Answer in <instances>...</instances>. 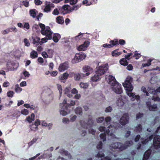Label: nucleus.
<instances>
[{"instance_id":"obj_57","label":"nucleus","mask_w":160,"mask_h":160,"mask_svg":"<svg viewBox=\"0 0 160 160\" xmlns=\"http://www.w3.org/2000/svg\"><path fill=\"white\" fill-rule=\"evenodd\" d=\"M24 28H26L27 30L28 29L30 28V26L28 22H25L23 27Z\"/></svg>"},{"instance_id":"obj_39","label":"nucleus","mask_w":160,"mask_h":160,"mask_svg":"<svg viewBox=\"0 0 160 160\" xmlns=\"http://www.w3.org/2000/svg\"><path fill=\"white\" fill-rule=\"evenodd\" d=\"M14 94V92L12 91H9L7 93V96L8 97L12 98L13 97Z\"/></svg>"},{"instance_id":"obj_32","label":"nucleus","mask_w":160,"mask_h":160,"mask_svg":"<svg viewBox=\"0 0 160 160\" xmlns=\"http://www.w3.org/2000/svg\"><path fill=\"white\" fill-rule=\"evenodd\" d=\"M29 127L31 131H36L38 129V127L35 126V125L33 124V123H32L30 125Z\"/></svg>"},{"instance_id":"obj_61","label":"nucleus","mask_w":160,"mask_h":160,"mask_svg":"<svg viewBox=\"0 0 160 160\" xmlns=\"http://www.w3.org/2000/svg\"><path fill=\"white\" fill-rule=\"evenodd\" d=\"M68 73H64L63 74L62 78V79H66L68 78Z\"/></svg>"},{"instance_id":"obj_37","label":"nucleus","mask_w":160,"mask_h":160,"mask_svg":"<svg viewBox=\"0 0 160 160\" xmlns=\"http://www.w3.org/2000/svg\"><path fill=\"white\" fill-rule=\"evenodd\" d=\"M83 34L80 32L79 35L75 37V39L77 41H79L83 36Z\"/></svg>"},{"instance_id":"obj_29","label":"nucleus","mask_w":160,"mask_h":160,"mask_svg":"<svg viewBox=\"0 0 160 160\" xmlns=\"http://www.w3.org/2000/svg\"><path fill=\"white\" fill-rule=\"evenodd\" d=\"M78 2V0H64V2L65 3L69 2L71 5H73L76 4Z\"/></svg>"},{"instance_id":"obj_40","label":"nucleus","mask_w":160,"mask_h":160,"mask_svg":"<svg viewBox=\"0 0 160 160\" xmlns=\"http://www.w3.org/2000/svg\"><path fill=\"white\" fill-rule=\"evenodd\" d=\"M141 57V54L138 53L137 51L135 52L134 55L132 56L133 57H135L136 59H138Z\"/></svg>"},{"instance_id":"obj_33","label":"nucleus","mask_w":160,"mask_h":160,"mask_svg":"<svg viewBox=\"0 0 160 160\" xmlns=\"http://www.w3.org/2000/svg\"><path fill=\"white\" fill-rule=\"evenodd\" d=\"M135 130L137 132H142V125L140 124H139L135 128Z\"/></svg>"},{"instance_id":"obj_53","label":"nucleus","mask_w":160,"mask_h":160,"mask_svg":"<svg viewBox=\"0 0 160 160\" xmlns=\"http://www.w3.org/2000/svg\"><path fill=\"white\" fill-rule=\"evenodd\" d=\"M104 156L105 155L103 153H98V154L95 155V157L96 158H102L104 157Z\"/></svg>"},{"instance_id":"obj_50","label":"nucleus","mask_w":160,"mask_h":160,"mask_svg":"<svg viewBox=\"0 0 160 160\" xmlns=\"http://www.w3.org/2000/svg\"><path fill=\"white\" fill-rule=\"evenodd\" d=\"M132 55L133 53H128V55H125V58L129 60L132 58V57L130 58V57Z\"/></svg>"},{"instance_id":"obj_5","label":"nucleus","mask_w":160,"mask_h":160,"mask_svg":"<svg viewBox=\"0 0 160 160\" xmlns=\"http://www.w3.org/2000/svg\"><path fill=\"white\" fill-rule=\"evenodd\" d=\"M86 57V55L82 52H80L76 54L74 58L72 60L73 63L79 62L84 59Z\"/></svg>"},{"instance_id":"obj_60","label":"nucleus","mask_w":160,"mask_h":160,"mask_svg":"<svg viewBox=\"0 0 160 160\" xmlns=\"http://www.w3.org/2000/svg\"><path fill=\"white\" fill-rule=\"evenodd\" d=\"M57 87L58 89L59 90V92L60 93V95L61 96L62 92V86L61 85H58Z\"/></svg>"},{"instance_id":"obj_2","label":"nucleus","mask_w":160,"mask_h":160,"mask_svg":"<svg viewBox=\"0 0 160 160\" xmlns=\"http://www.w3.org/2000/svg\"><path fill=\"white\" fill-rule=\"evenodd\" d=\"M107 81L112 86L113 91L116 93L121 94L122 92L121 85L116 80L114 77L110 75L108 76Z\"/></svg>"},{"instance_id":"obj_44","label":"nucleus","mask_w":160,"mask_h":160,"mask_svg":"<svg viewBox=\"0 0 160 160\" xmlns=\"http://www.w3.org/2000/svg\"><path fill=\"white\" fill-rule=\"evenodd\" d=\"M141 90L144 93H146V95L147 96H148L149 95V94L148 93V92L146 90V89L145 87L142 86L141 88Z\"/></svg>"},{"instance_id":"obj_35","label":"nucleus","mask_w":160,"mask_h":160,"mask_svg":"<svg viewBox=\"0 0 160 160\" xmlns=\"http://www.w3.org/2000/svg\"><path fill=\"white\" fill-rule=\"evenodd\" d=\"M152 60L151 59L149 60V62L148 63H142V65L141 68H144L147 66H149L151 64V62H152Z\"/></svg>"},{"instance_id":"obj_7","label":"nucleus","mask_w":160,"mask_h":160,"mask_svg":"<svg viewBox=\"0 0 160 160\" xmlns=\"http://www.w3.org/2000/svg\"><path fill=\"white\" fill-rule=\"evenodd\" d=\"M70 6L68 5H64L62 7H59L58 9L59 10V13L61 14L65 15L71 12V10L70 8Z\"/></svg>"},{"instance_id":"obj_43","label":"nucleus","mask_w":160,"mask_h":160,"mask_svg":"<svg viewBox=\"0 0 160 160\" xmlns=\"http://www.w3.org/2000/svg\"><path fill=\"white\" fill-rule=\"evenodd\" d=\"M64 93L67 94L68 93H70L71 92V88L70 87H67L64 90Z\"/></svg>"},{"instance_id":"obj_38","label":"nucleus","mask_w":160,"mask_h":160,"mask_svg":"<svg viewBox=\"0 0 160 160\" xmlns=\"http://www.w3.org/2000/svg\"><path fill=\"white\" fill-rule=\"evenodd\" d=\"M106 133H101L100 134V137L103 142L106 140Z\"/></svg>"},{"instance_id":"obj_47","label":"nucleus","mask_w":160,"mask_h":160,"mask_svg":"<svg viewBox=\"0 0 160 160\" xmlns=\"http://www.w3.org/2000/svg\"><path fill=\"white\" fill-rule=\"evenodd\" d=\"M37 140L36 138H33L31 142L28 143V145L29 147L32 146L33 143L35 142Z\"/></svg>"},{"instance_id":"obj_34","label":"nucleus","mask_w":160,"mask_h":160,"mask_svg":"<svg viewBox=\"0 0 160 160\" xmlns=\"http://www.w3.org/2000/svg\"><path fill=\"white\" fill-rule=\"evenodd\" d=\"M81 5L79 6L78 5H76L72 7H70V10H71V12H72L73 10H77L78 8L81 7Z\"/></svg>"},{"instance_id":"obj_45","label":"nucleus","mask_w":160,"mask_h":160,"mask_svg":"<svg viewBox=\"0 0 160 160\" xmlns=\"http://www.w3.org/2000/svg\"><path fill=\"white\" fill-rule=\"evenodd\" d=\"M104 119V118L103 117H100L97 119V122L98 123H101L103 122Z\"/></svg>"},{"instance_id":"obj_12","label":"nucleus","mask_w":160,"mask_h":160,"mask_svg":"<svg viewBox=\"0 0 160 160\" xmlns=\"http://www.w3.org/2000/svg\"><path fill=\"white\" fill-rule=\"evenodd\" d=\"M147 107L150 111H155L157 110V107L156 104L151 105L150 101H148L146 102Z\"/></svg>"},{"instance_id":"obj_11","label":"nucleus","mask_w":160,"mask_h":160,"mask_svg":"<svg viewBox=\"0 0 160 160\" xmlns=\"http://www.w3.org/2000/svg\"><path fill=\"white\" fill-rule=\"evenodd\" d=\"M90 42L88 41H86L84 43L79 46L77 48L79 51H84L87 49L90 44Z\"/></svg>"},{"instance_id":"obj_54","label":"nucleus","mask_w":160,"mask_h":160,"mask_svg":"<svg viewBox=\"0 0 160 160\" xmlns=\"http://www.w3.org/2000/svg\"><path fill=\"white\" fill-rule=\"evenodd\" d=\"M101 160H112L111 157L108 156H107L105 157H104L103 158H101Z\"/></svg>"},{"instance_id":"obj_27","label":"nucleus","mask_w":160,"mask_h":160,"mask_svg":"<svg viewBox=\"0 0 160 160\" xmlns=\"http://www.w3.org/2000/svg\"><path fill=\"white\" fill-rule=\"evenodd\" d=\"M56 21L58 23L60 24H62L64 22L63 18L60 16H58L56 18Z\"/></svg>"},{"instance_id":"obj_15","label":"nucleus","mask_w":160,"mask_h":160,"mask_svg":"<svg viewBox=\"0 0 160 160\" xmlns=\"http://www.w3.org/2000/svg\"><path fill=\"white\" fill-rule=\"evenodd\" d=\"M82 126L84 128L87 129L88 127H92L93 124V121L92 119H89L87 123L84 122V125H82V122H80Z\"/></svg>"},{"instance_id":"obj_55","label":"nucleus","mask_w":160,"mask_h":160,"mask_svg":"<svg viewBox=\"0 0 160 160\" xmlns=\"http://www.w3.org/2000/svg\"><path fill=\"white\" fill-rule=\"evenodd\" d=\"M23 41L25 43V46L27 47H28L30 46V44L27 38H24Z\"/></svg>"},{"instance_id":"obj_4","label":"nucleus","mask_w":160,"mask_h":160,"mask_svg":"<svg viewBox=\"0 0 160 160\" xmlns=\"http://www.w3.org/2000/svg\"><path fill=\"white\" fill-rule=\"evenodd\" d=\"M39 25L41 29V33L48 37L49 40L51 39L52 32L51 31L50 28L48 26L47 27L46 29H45V26L44 24L40 23L39 24Z\"/></svg>"},{"instance_id":"obj_6","label":"nucleus","mask_w":160,"mask_h":160,"mask_svg":"<svg viewBox=\"0 0 160 160\" xmlns=\"http://www.w3.org/2000/svg\"><path fill=\"white\" fill-rule=\"evenodd\" d=\"M108 69V64H103L99 67L96 73L99 75H102L104 74Z\"/></svg>"},{"instance_id":"obj_17","label":"nucleus","mask_w":160,"mask_h":160,"mask_svg":"<svg viewBox=\"0 0 160 160\" xmlns=\"http://www.w3.org/2000/svg\"><path fill=\"white\" fill-rule=\"evenodd\" d=\"M117 105L119 107H122L125 104L124 100H123V99L121 97H119L117 100Z\"/></svg>"},{"instance_id":"obj_21","label":"nucleus","mask_w":160,"mask_h":160,"mask_svg":"<svg viewBox=\"0 0 160 160\" xmlns=\"http://www.w3.org/2000/svg\"><path fill=\"white\" fill-rule=\"evenodd\" d=\"M35 115L33 113H32L31 115V116H28L26 118V120L29 122L31 123L32 121L34 120Z\"/></svg>"},{"instance_id":"obj_52","label":"nucleus","mask_w":160,"mask_h":160,"mask_svg":"<svg viewBox=\"0 0 160 160\" xmlns=\"http://www.w3.org/2000/svg\"><path fill=\"white\" fill-rule=\"evenodd\" d=\"M112 108L110 106H109L108 107H107L105 109V112H111L112 111Z\"/></svg>"},{"instance_id":"obj_10","label":"nucleus","mask_w":160,"mask_h":160,"mask_svg":"<svg viewBox=\"0 0 160 160\" xmlns=\"http://www.w3.org/2000/svg\"><path fill=\"white\" fill-rule=\"evenodd\" d=\"M71 74L72 76L73 77L74 79L76 81H79L85 76V74L83 73L75 72H71Z\"/></svg>"},{"instance_id":"obj_16","label":"nucleus","mask_w":160,"mask_h":160,"mask_svg":"<svg viewBox=\"0 0 160 160\" xmlns=\"http://www.w3.org/2000/svg\"><path fill=\"white\" fill-rule=\"evenodd\" d=\"M152 151L150 149L147 150L144 153L142 160H147L149 158L151 154Z\"/></svg>"},{"instance_id":"obj_58","label":"nucleus","mask_w":160,"mask_h":160,"mask_svg":"<svg viewBox=\"0 0 160 160\" xmlns=\"http://www.w3.org/2000/svg\"><path fill=\"white\" fill-rule=\"evenodd\" d=\"M34 2L36 5H40L42 3V2L40 0H35Z\"/></svg>"},{"instance_id":"obj_18","label":"nucleus","mask_w":160,"mask_h":160,"mask_svg":"<svg viewBox=\"0 0 160 160\" xmlns=\"http://www.w3.org/2000/svg\"><path fill=\"white\" fill-rule=\"evenodd\" d=\"M68 112L69 113L70 110H69L68 106H66L63 109L60 111V114L63 116H65L68 114Z\"/></svg>"},{"instance_id":"obj_30","label":"nucleus","mask_w":160,"mask_h":160,"mask_svg":"<svg viewBox=\"0 0 160 160\" xmlns=\"http://www.w3.org/2000/svg\"><path fill=\"white\" fill-rule=\"evenodd\" d=\"M32 42L34 44L38 43L40 40V38L37 37H32Z\"/></svg>"},{"instance_id":"obj_59","label":"nucleus","mask_w":160,"mask_h":160,"mask_svg":"<svg viewBox=\"0 0 160 160\" xmlns=\"http://www.w3.org/2000/svg\"><path fill=\"white\" fill-rule=\"evenodd\" d=\"M143 113H138L136 115V118L137 119H139L140 118L143 117Z\"/></svg>"},{"instance_id":"obj_49","label":"nucleus","mask_w":160,"mask_h":160,"mask_svg":"<svg viewBox=\"0 0 160 160\" xmlns=\"http://www.w3.org/2000/svg\"><path fill=\"white\" fill-rule=\"evenodd\" d=\"M125 43L126 42L124 40L120 39L118 41V45L120 44L121 45H124Z\"/></svg>"},{"instance_id":"obj_1","label":"nucleus","mask_w":160,"mask_h":160,"mask_svg":"<svg viewBox=\"0 0 160 160\" xmlns=\"http://www.w3.org/2000/svg\"><path fill=\"white\" fill-rule=\"evenodd\" d=\"M133 79L130 76H128L126 78L124 83H123V86L124 87L126 92L128 96L132 97L131 100H133L135 94L134 93L131 92L133 89V87L132 84Z\"/></svg>"},{"instance_id":"obj_63","label":"nucleus","mask_w":160,"mask_h":160,"mask_svg":"<svg viewBox=\"0 0 160 160\" xmlns=\"http://www.w3.org/2000/svg\"><path fill=\"white\" fill-rule=\"evenodd\" d=\"M42 55L44 58H46L48 57V55L45 52H43L42 53Z\"/></svg>"},{"instance_id":"obj_9","label":"nucleus","mask_w":160,"mask_h":160,"mask_svg":"<svg viewBox=\"0 0 160 160\" xmlns=\"http://www.w3.org/2000/svg\"><path fill=\"white\" fill-rule=\"evenodd\" d=\"M109 43L110 44L106 43L103 44V46L104 48H110L114 46L118 45V39L111 40L109 42Z\"/></svg>"},{"instance_id":"obj_42","label":"nucleus","mask_w":160,"mask_h":160,"mask_svg":"<svg viewBox=\"0 0 160 160\" xmlns=\"http://www.w3.org/2000/svg\"><path fill=\"white\" fill-rule=\"evenodd\" d=\"M80 86L81 88H88V85L87 83L81 82L80 83Z\"/></svg>"},{"instance_id":"obj_48","label":"nucleus","mask_w":160,"mask_h":160,"mask_svg":"<svg viewBox=\"0 0 160 160\" xmlns=\"http://www.w3.org/2000/svg\"><path fill=\"white\" fill-rule=\"evenodd\" d=\"M8 29H9V32L12 31L17 32V30L15 26L13 27H9L8 28Z\"/></svg>"},{"instance_id":"obj_41","label":"nucleus","mask_w":160,"mask_h":160,"mask_svg":"<svg viewBox=\"0 0 160 160\" xmlns=\"http://www.w3.org/2000/svg\"><path fill=\"white\" fill-rule=\"evenodd\" d=\"M28 110L26 109H24L21 111V113L24 115H27L28 114Z\"/></svg>"},{"instance_id":"obj_25","label":"nucleus","mask_w":160,"mask_h":160,"mask_svg":"<svg viewBox=\"0 0 160 160\" xmlns=\"http://www.w3.org/2000/svg\"><path fill=\"white\" fill-rule=\"evenodd\" d=\"M100 76L99 74L96 73V74L92 77L91 80L93 82H97L99 79Z\"/></svg>"},{"instance_id":"obj_51","label":"nucleus","mask_w":160,"mask_h":160,"mask_svg":"<svg viewBox=\"0 0 160 160\" xmlns=\"http://www.w3.org/2000/svg\"><path fill=\"white\" fill-rule=\"evenodd\" d=\"M102 141H100L97 146V148L98 149L102 148Z\"/></svg>"},{"instance_id":"obj_64","label":"nucleus","mask_w":160,"mask_h":160,"mask_svg":"<svg viewBox=\"0 0 160 160\" xmlns=\"http://www.w3.org/2000/svg\"><path fill=\"white\" fill-rule=\"evenodd\" d=\"M62 122L66 124L69 122V120L68 119L64 118L62 119Z\"/></svg>"},{"instance_id":"obj_46","label":"nucleus","mask_w":160,"mask_h":160,"mask_svg":"<svg viewBox=\"0 0 160 160\" xmlns=\"http://www.w3.org/2000/svg\"><path fill=\"white\" fill-rule=\"evenodd\" d=\"M59 13V10L58 8H55L54 9V11L52 12V14L55 15H58Z\"/></svg>"},{"instance_id":"obj_22","label":"nucleus","mask_w":160,"mask_h":160,"mask_svg":"<svg viewBox=\"0 0 160 160\" xmlns=\"http://www.w3.org/2000/svg\"><path fill=\"white\" fill-rule=\"evenodd\" d=\"M60 35L58 33H55L53 34L52 37V40L55 42H58L59 38H60Z\"/></svg>"},{"instance_id":"obj_31","label":"nucleus","mask_w":160,"mask_h":160,"mask_svg":"<svg viewBox=\"0 0 160 160\" xmlns=\"http://www.w3.org/2000/svg\"><path fill=\"white\" fill-rule=\"evenodd\" d=\"M22 88L19 87L18 84H17L15 86V90L18 93H19L22 91Z\"/></svg>"},{"instance_id":"obj_3","label":"nucleus","mask_w":160,"mask_h":160,"mask_svg":"<svg viewBox=\"0 0 160 160\" xmlns=\"http://www.w3.org/2000/svg\"><path fill=\"white\" fill-rule=\"evenodd\" d=\"M132 142L131 141H127L125 142V144L121 142H115L111 143L109 146L112 148H118L121 151L123 150L126 149L131 144Z\"/></svg>"},{"instance_id":"obj_13","label":"nucleus","mask_w":160,"mask_h":160,"mask_svg":"<svg viewBox=\"0 0 160 160\" xmlns=\"http://www.w3.org/2000/svg\"><path fill=\"white\" fill-rule=\"evenodd\" d=\"M69 67L68 63V62H65L63 63L60 64L58 70L60 72H62L67 69Z\"/></svg>"},{"instance_id":"obj_36","label":"nucleus","mask_w":160,"mask_h":160,"mask_svg":"<svg viewBox=\"0 0 160 160\" xmlns=\"http://www.w3.org/2000/svg\"><path fill=\"white\" fill-rule=\"evenodd\" d=\"M51 10V9L50 6L48 4L44 8V9L43 11L45 12H48Z\"/></svg>"},{"instance_id":"obj_28","label":"nucleus","mask_w":160,"mask_h":160,"mask_svg":"<svg viewBox=\"0 0 160 160\" xmlns=\"http://www.w3.org/2000/svg\"><path fill=\"white\" fill-rule=\"evenodd\" d=\"M30 57L32 58H35L38 57V53L36 51L32 50L30 53Z\"/></svg>"},{"instance_id":"obj_62","label":"nucleus","mask_w":160,"mask_h":160,"mask_svg":"<svg viewBox=\"0 0 160 160\" xmlns=\"http://www.w3.org/2000/svg\"><path fill=\"white\" fill-rule=\"evenodd\" d=\"M127 65V69L128 70L131 71L132 70L133 68L131 64H129Z\"/></svg>"},{"instance_id":"obj_20","label":"nucleus","mask_w":160,"mask_h":160,"mask_svg":"<svg viewBox=\"0 0 160 160\" xmlns=\"http://www.w3.org/2000/svg\"><path fill=\"white\" fill-rule=\"evenodd\" d=\"M99 130L101 132H103L104 133L109 134L110 132V130L109 129H106V128L104 126H100L98 128Z\"/></svg>"},{"instance_id":"obj_26","label":"nucleus","mask_w":160,"mask_h":160,"mask_svg":"<svg viewBox=\"0 0 160 160\" xmlns=\"http://www.w3.org/2000/svg\"><path fill=\"white\" fill-rule=\"evenodd\" d=\"M120 64L124 66H126L128 65V62L125 58H122L119 61Z\"/></svg>"},{"instance_id":"obj_14","label":"nucleus","mask_w":160,"mask_h":160,"mask_svg":"<svg viewBox=\"0 0 160 160\" xmlns=\"http://www.w3.org/2000/svg\"><path fill=\"white\" fill-rule=\"evenodd\" d=\"M83 71L84 72H87L85 75L88 76L92 72L93 69L89 66L85 65L83 67Z\"/></svg>"},{"instance_id":"obj_23","label":"nucleus","mask_w":160,"mask_h":160,"mask_svg":"<svg viewBox=\"0 0 160 160\" xmlns=\"http://www.w3.org/2000/svg\"><path fill=\"white\" fill-rule=\"evenodd\" d=\"M119 50V49H116L113 51L112 52V55L113 57H118L122 53V52H118L117 51Z\"/></svg>"},{"instance_id":"obj_19","label":"nucleus","mask_w":160,"mask_h":160,"mask_svg":"<svg viewBox=\"0 0 160 160\" xmlns=\"http://www.w3.org/2000/svg\"><path fill=\"white\" fill-rule=\"evenodd\" d=\"M37 11L35 9H31L29 11V13L31 16L34 18L36 17Z\"/></svg>"},{"instance_id":"obj_24","label":"nucleus","mask_w":160,"mask_h":160,"mask_svg":"<svg viewBox=\"0 0 160 160\" xmlns=\"http://www.w3.org/2000/svg\"><path fill=\"white\" fill-rule=\"evenodd\" d=\"M75 112L77 114L82 115V108L80 107H77L75 110Z\"/></svg>"},{"instance_id":"obj_8","label":"nucleus","mask_w":160,"mask_h":160,"mask_svg":"<svg viewBox=\"0 0 160 160\" xmlns=\"http://www.w3.org/2000/svg\"><path fill=\"white\" fill-rule=\"evenodd\" d=\"M129 117L128 113L123 114L119 120V122L122 125H124L128 123L129 122Z\"/></svg>"},{"instance_id":"obj_56","label":"nucleus","mask_w":160,"mask_h":160,"mask_svg":"<svg viewBox=\"0 0 160 160\" xmlns=\"http://www.w3.org/2000/svg\"><path fill=\"white\" fill-rule=\"evenodd\" d=\"M152 100L154 101H160V98L158 96L154 97L153 96L152 98Z\"/></svg>"}]
</instances>
